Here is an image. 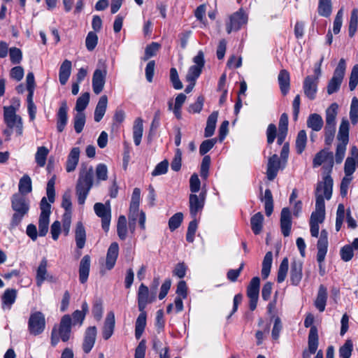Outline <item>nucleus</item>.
Here are the masks:
<instances>
[{"instance_id":"1","label":"nucleus","mask_w":358,"mask_h":358,"mask_svg":"<svg viewBox=\"0 0 358 358\" xmlns=\"http://www.w3.org/2000/svg\"><path fill=\"white\" fill-rule=\"evenodd\" d=\"M94 183V169L91 165L82 164L79 170L78 178L76 185L78 202L83 205Z\"/></svg>"},{"instance_id":"2","label":"nucleus","mask_w":358,"mask_h":358,"mask_svg":"<svg viewBox=\"0 0 358 358\" xmlns=\"http://www.w3.org/2000/svg\"><path fill=\"white\" fill-rule=\"evenodd\" d=\"M3 122L6 128L3 130L6 141H10L13 133L20 136L23 134V122L22 117L16 114V108L13 106L3 107Z\"/></svg>"},{"instance_id":"3","label":"nucleus","mask_w":358,"mask_h":358,"mask_svg":"<svg viewBox=\"0 0 358 358\" xmlns=\"http://www.w3.org/2000/svg\"><path fill=\"white\" fill-rule=\"evenodd\" d=\"M11 208L14 211L12 215L10 228L14 229L17 227L27 215L30 208V201L22 194H14L10 198Z\"/></svg>"},{"instance_id":"4","label":"nucleus","mask_w":358,"mask_h":358,"mask_svg":"<svg viewBox=\"0 0 358 358\" xmlns=\"http://www.w3.org/2000/svg\"><path fill=\"white\" fill-rule=\"evenodd\" d=\"M333 179L330 175L324 177L323 181L318 182L315 189V210L325 213L324 199L329 200L332 194Z\"/></svg>"},{"instance_id":"5","label":"nucleus","mask_w":358,"mask_h":358,"mask_svg":"<svg viewBox=\"0 0 358 358\" xmlns=\"http://www.w3.org/2000/svg\"><path fill=\"white\" fill-rule=\"evenodd\" d=\"M346 70L345 60L342 58L334 71L332 78L328 83L327 91L328 94H332L338 92L341 87V83L344 78Z\"/></svg>"},{"instance_id":"6","label":"nucleus","mask_w":358,"mask_h":358,"mask_svg":"<svg viewBox=\"0 0 358 358\" xmlns=\"http://www.w3.org/2000/svg\"><path fill=\"white\" fill-rule=\"evenodd\" d=\"M46 325L45 315L41 311H32L28 320V331L31 335L41 334Z\"/></svg>"},{"instance_id":"7","label":"nucleus","mask_w":358,"mask_h":358,"mask_svg":"<svg viewBox=\"0 0 358 358\" xmlns=\"http://www.w3.org/2000/svg\"><path fill=\"white\" fill-rule=\"evenodd\" d=\"M193 62L194 64L189 68L186 76V80L188 82H195L202 72L205 64L204 53L202 50H199L194 57Z\"/></svg>"},{"instance_id":"8","label":"nucleus","mask_w":358,"mask_h":358,"mask_svg":"<svg viewBox=\"0 0 358 358\" xmlns=\"http://www.w3.org/2000/svg\"><path fill=\"white\" fill-rule=\"evenodd\" d=\"M317 261L319 263L320 273L323 275L324 270L322 268V263L324 261L328 249V232L326 229H322L320 232L317 243Z\"/></svg>"},{"instance_id":"9","label":"nucleus","mask_w":358,"mask_h":358,"mask_svg":"<svg viewBox=\"0 0 358 358\" xmlns=\"http://www.w3.org/2000/svg\"><path fill=\"white\" fill-rule=\"evenodd\" d=\"M107 75V69L105 63L96 69L92 76V89L96 94H99L103 90Z\"/></svg>"},{"instance_id":"10","label":"nucleus","mask_w":358,"mask_h":358,"mask_svg":"<svg viewBox=\"0 0 358 358\" xmlns=\"http://www.w3.org/2000/svg\"><path fill=\"white\" fill-rule=\"evenodd\" d=\"M94 210L96 215L101 218L102 228L106 232H107L109 229L111 219L110 204L96 203L94 206Z\"/></svg>"},{"instance_id":"11","label":"nucleus","mask_w":358,"mask_h":358,"mask_svg":"<svg viewBox=\"0 0 358 358\" xmlns=\"http://www.w3.org/2000/svg\"><path fill=\"white\" fill-rule=\"evenodd\" d=\"M248 22V16L241 9L233 13L229 18V23L227 24L226 29L228 34L232 31H238L241 27Z\"/></svg>"},{"instance_id":"12","label":"nucleus","mask_w":358,"mask_h":358,"mask_svg":"<svg viewBox=\"0 0 358 358\" xmlns=\"http://www.w3.org/2000/svg\"><path fill=\"white\" fill-rule=\"evenodd\" d=\"M327 162L328 166H324L323 168L327 171V175H330L333 165H334V156L331 152L327 150H322L317 152L313 159V166L317 167L322 164Z\"/></svg>"},{"instance_id":"13","label":"nucleus","mask_w":358,"mask_h":358,"mask_svg":"<svg viewBox=\"0 0 358 358\" xmlns=\"http://www.w3.org/2000/svg\"><path fill=\"white\" fill-rule=\"evenodd\" d=\"M206 193L201 192L199 195L191 194L189 198V213L193 218H196L197 214L201 212L204 206Z\"/></svg>"},{"instance_id":"14","label":"nucleus","mask_w":358,"mask_h":358,"mask_svg":"<svg viewBox=\"0 0 358 358\" xmlns=\"http://www.w3.org/2000/svg\"><path fill=\"white\" fill-rule=\"evenodd\" d=\"M156 292L150 294L148 287L141 284L138 291V308L139 311L145 310L146 306L152 303L155 299Z\"/></svg>"},{"instance_id":"15","label":"nucleus","mask_w":358,"mask_h":358,"mask_svg":"<svg viewBox=\"0 0 358 358\" xmlns=\"http://www.w3.org/2000/svg\"><path fill=\"white\" fill-rule=\"evenodd\" d=\"M317 77L308 76L303 82V90L305 96L310 100H314L316 98L318 85Z\"/></svg>"},{"instance_id":"16","label":"nucleus","mask_w":358,"mask_h":358,"mask_svg":"<svg viewBox=\"0 0 358 358\" xmlns=\"http://www.w3.org/2000/svg\"><path fill=\"white\" fill-rule=\"evenodd\" d=\"M72 319L69 315H64L60 321L58 334L62 341L66 342L69 340L71 332Z\"/></svg>"},{"instance_id":"17","label":"nucleus","mask_w":358,"mask_h":358,"mask_svg":"<svg viewBox=\"0 0 358 358\" xmlns=\"http://www.w3.org/2000/svg\"><path fill=\"white\" fill-rule=\"evenodd\" d=\"M57 130L58 132H62L68 122V106L66 101L60 103V106L57 112Z\"/></svg>"},{"instance_id":"18","label":"nucleus","mask_w":358,"mask_h":358,"mask_svg":"<svg viewBox=\"0 0 358 358\" xmlns=\"http://www.w3.org/2000/svg\"><path fill=\"white\" fill-rule=\"evenodd\" d=\"M97 334L96 327H90L85 332L84 340L83 343V350L85 353H89L93 348Z\"/></svg>"},{"instance_id":"19","label":"nucleus","mask_w":358,"mask_h":358,"mask_svg":"<svg viewBox=\"0 0 358 358\" xmlns=\"http://www.w3.org/2000/svg\"><path fill=\"white\" fill-rule=\"evenodd\" d=\"M282 162L280 160L277 155H273L269 157L267 164L266 175L269 180H273L280 169Z\"/></svg>"},{"instance_id":"20","label":"nucleus","mask_w":358,"mask_h":358,"mask_svg":"<svg viewBox=\"0 0 358 358\" xmlns=\"http://www.w3.org/2000/svg\"><path fill=\"white\" fill-rule=\"evenodd\" d=\"M276 132L277 129L275 125L273 124H268L266 129L267 143L268 144L273 143L276 137L277 143L278 145H282L285 141L287 132L278 131V134Z\"/></svg>"},{"instance_id":"21","label":"nucleus","mask_w":358,"mask_h":358,"mask_svg":"<svg viewBox=\"0 0 358 358\" xmlns=\"http://www.w3.org/2000/svg\"><path fill=\"white\" fill-rule=\"evenodd\" d=\"M291 228V212L288 208H283L280 214V229L284 236H289Z\"/></svg>"},{"instance_id":"22","label":"nucleus","mask_w":358,"mask_h":358,"mask_svg":"<svg viewBox=\"0 0 358 358\" xmlns=\"http://www.w3.org/2000/svg\"><path fill=\"white\" fill-rule=\"evenodd\" d=\"M80 150L78 147L73 148L66 162V171L68 173L73 172L76 170L80 158Z\"/></svg>"},{"instance_id":"23","label":"nucleus","mask_w":358,"mask_h":358,"mask_svg":"<svg viewBox=\"0 0 358 358\" xmlns=\"http://www.w3.org/2000/svg\"><path fill=\"white\" fill-rule=\"evenodd\" d=\"M90 257L88 255H85L80 260L79 265V280L82 284L87 281L90 274Z\"/></svg>"},{"instance_id":"24","label":"nucleus","mask_w":358,"mask_h":358,"mask_svg":"<svg viewBox=\"0 0 358 358\" xmlns=\"http://www.w3.org/2000/svg\"><path fill=\"white\" fill-rule=\"evenodd\" d=\"M115 315L113 312H109L106 315L102 330L103 338L105 340H108L112 336L115 329Z\"/></svg>"},{"instance_id":"25","label":"nucleus","mask_w":358,"mask_h":358,"mask_svg":"<svg viewBox=\"0 0 358 358\" xmlns=\"http://www.w3.org/2000/svg\"><path fill=\"white\" fill-rule=\"evenodd\" d=\"M118 244L115 242L111 243L108 249L106 255V266L108 270H111L114 267L118 257Z\"/></svg>"},{"instance_id":"26","label":"nucleus","mask_w":358,"mask_h":358,"mask_svg":"<svg viewBox=\"0 0 358 358\" xmlns=\"http://www.w3.org/2000/svg\"><path fill=\"white\" fill-rule=\"evenodd\" d=\"M72 63L70 60L65 59L61 64L59 71V80L62 85H64L71 73Z\"/></svg>"},{"instance_id":"27","label":"nucleus","mask_w":358,"mask_h":358,"mask_svg":"<svg viewBox=\"0 0 358 358\" xmlns=\"http://www.w3.org/2000/svg\"><path fill=\"white\" fill-rule=\"evenodd\" d=\"M278 81L281 93L284 96L286 95L290 88V76L289 72L285 69H282L278 74Z\"/></svg>"},{"instance_id":"28","label":"nucleus","mask_w":358,"mask_h":358,"mask_svg":"<svg viewBox=\"0 0 358 358\" xmlns=\"http://www.w3.org/2000/svg\"><path fill=\"white\" fill-rule=\"evenodd\" d=\"M302 278V264L300 262H294L291 264L290 280L292 284L298 285Z\"/></svg>"},{"instance_id":"29","label":"nucleus","mask_w":358,"mask_h":358,"mask_svg":"<svg viewBox=\"0 0 358 358\" xmlns=\"http://www.w3.org/2000/svg\"><path fill=\"white\" fill-rule=\"evenodd\" d=\"M48 261L45 258L42 259L36 269V282L38 287H41L46 280L48 273Z\"/></svg>"},{"instance_id":"30","label":"nucleus","mask_w":358,"mask_h":358,"mask_svg":"<svg viewBox=\"0 0 358 358\" xmlns=\"http://www.w3.org/2000/svg\"><path fill=\"white\" fill-rule=\"evenodd\" d=\"M108 104V97L103 95L99 98L94 110V121L99 122L105 115Z\"/></svg>"},{"instance_id":"31","label":"nucleus","mask_w":358,"mask_h":358,"mask_svg":"<svg viewBox=\"0 0 358 358\" xmlns=\"http://www.w3.org/2000/svg\"><path fill=\"white\" fill-rule=\"evenodd\" d=\"M16 298L17 291L15 289H6L1 297L3 309L10 310Z\"/></svg>"},{"instance_id":"32","label":"nucleus","mask_w":358,"mask_h":358,"mask_svg":"<svg viewBox=\"0 0 358 358\" xmlns=\"http://www.w3.org/2000/svg\"><path fill=\"white\" fill-rule=\"evenodd\" d=\"M327 300V289L324 285H320L315 301V306L320 312H323Z\"/></svg>"},{"instance_id":"33","label":"nucleus","mask_w":358,"mask_h":358,"mask_svg":"<svg viewBox=\"0 0 358 358\" xmlns=\"http://www.w3.org/2000/svg\"><path fill=\"white\" fill-rule=\"evenodd\" d=\"M307 127L313 131H319L324 125L322 116L317 113L310 114L307 119Z\"/></svg>"},{"instance_id":"34","label":"nucleus","mask_w":358,"mask_h":358,"mask_svg":"<svg viewBox=\"0 0 358 358\" xmlns=\"http://www.w3.org/2000/svg\"><path fill=\"white\" fill-rule=\"evenodd\" d=\"M75 240L77 248L78 249H83L86 241V232L83 224L80 222H78L76 224Z\"/></svg>"},{"instance_id":"35","label":"nucleus","mask_w":358,"mask_h":358,"mask_svg":"<svg viewBox=\"0 0 358 358\" xmlns=\"http://www.w3.org/2000/svg\"><path fill=\"white\" fill-rule=\"evenodd\" d=\"M218 117V112L213 111L208 117L206 127L204 131V136L208 138L214 134L216 123Z\"/></svg>"},{"instance_id":"36","label":"nucleus","mask_w":358,"mask_h":358,"mask_svg":"<svg viewBox=\"0 0 358 358\" xmlns=\"http://www.w3.org/2000/svg\"><path fill=\"white\" fill-rule=\"evenodd\" d=\"M308 344V352L315 354L318 347V334L317 329L315 326L312 327L310 329Z\"/></svg>"},{"instance_id":"37","label":"nucleus","mask_w":358,"mask_h":358,"mask_svg":"<svg viewBox=\"0 0 358 358\" xmlns=\"http://www.w3.org/2000/svg\"><path fill=\"white\" fill-rule=\"evenodd\" d=\"M350 123L346 118H343L339 127L338 140L343 143H348Z\"/></svg>"},{"instance_id":"38","label":"nucleus","mask_w":358,"mask_h":358,"mask_svg":"<svg viewBox=\"0 0 358 358\" xmlns=\"http://www.w3.org/2000/svg\"><path fill=\"white\" fill-rule=\"evenodd\" d=\"M140 312L135 324V336L137 339L141 337L146 326V312L145 310Z\"/></svg>"},{"instance_id":"39","label":"nucleus","mask_w":358,"mask_h":358,"mask_svg":"<svg viewBox=\"0 0 358 358\" xmlns=\"http://www.w3.org/2000/svg\"><path fill=\"white\" fill-rule=\"evenodd\" d=\"M143 120L141 117H138L135 120L133 126V138L136 145H140L143 136Z\"/></svg>"},{"instance_id":"40","label":"nucleus","mask_w":358,"mask_h":358,"mask_svg":"<svg viewBox=\"0 0 358 358\" xmlns=\"http://www.w3.org/2000/svg\"><path fill=\"white\" fill-rule=\"evenodd\" d=\"M32 191L31 179L28 175H24L19 181L18 192L17 194H22L27 196Z\"/></svg>"},{"instance_id":"41","label":"nucleus","mask_w":358,"mask_h":358,"mask_svg":"<svg viewBox=\"0 0 358 358\" xmlns=\"http://www.w3.org/2000/svg\"><path fill=\"white\" fill-rule=\"evenodd\" d=\"M338 105L331 103L326 110L325 124L336 125V116L338 115Z\"/></svg>"},{"instance_id":"42","label":"nucleus","mask_w":358,"mask_h":358,"mask_svg":"<svg viewBox=\"0 0 358 358\" xmlns=\"http://www.w3.org/2000/svg\"><path fill=\"white\" fill-rule=\"evenodd\" d=\"M259 278H252L247 289V296H248V298H259Z\"/></svg>"},{"instance_id":"43","label":"nucleus","mask_w":358,"mask_h":358,"mask_svg":"<svg viewBox=\"0 0 358 358\" xmlns=\"http://www.w3.org/2000/svg\"><path fill=\"white\" fill-rule=\"evenodd\" d=\"M264 216L259 212L255 214L250 220L251 229L255 234H259L262 230Z\"/></svg>"},{"instance_id":"44","label":"nucleus","mask_w":358,"mask_h":358,"mask_svg":"<svg viewBox=\"0 0 358 358\" xmlns=\"http://www.w3.org/2000/svg\"><path fill=\"white\" fill-rule=\"evenodd\" d=\"M272 262L273 253L271 251L267 252L262 262V275L264 279H266L270 274Z\"/></svg>"},{"instance_id":"45","label":"nucleus","mask_w":358,"mask_h":358,"mask_svg":"<svg viewBox=\"0 0 358 358\" xmlns=\"http://www.w3.org/2000/svg\"><path fill=\"white\" fill-rule=\"evenodd\" d=\"M358 27V8H353L350 18L348 25V34L350 38H352L357 30Z\"/></svg>"},{"instance_id":"46","label":"nucleus","mask_w":358,"mask_h":358,"mask_svg":"<svg viewBox=\"0 0 358 358\" xmlns=\"http://www.w3.org/2000/svg\"><path fill=\"white\" fill-rule=\"evenodd\" d=\"M264 201L265 213L267 216H270L273 210V200L271 191L269 189L265 190L264 198H261Z\"/></svg>"},{"instance_id":"47","label":"nucleus","mask_w":358,"mask_h":358,"mask_svg":"<svg viewBox=\"0 0 358 358\" xmlns=\"http://www.w3.org/2000/svg\"><path fill=\"white\" fill-rule=\"evenodd\" d=\"M317 11L318 14L322 17L330 16L332 12L331 0H319Z\"/></svg>"},{"instance_id":"48","label":"nucleus","mask_w":358,"mask_h":358,"mask_svg":"<svg viewBox=\"0 0 358 358\" xmlns=\"http://www.w3.org/2000/svg\"><path fill=\"white\" fill-rule=\"evenodd\" d=\"M49 154V150L45 146L38 147L35 155V160L36 164L43 167L46 162L47 157Z\"/></svg>"},{"instance_id":"49","label":"nucleus","mask_w":358,"mask_h":358,"mask_svg":"<svg viewBox=\"0 0 358 358\" xmlns=\"http://www.w3.org/2000/svg\"><path fill=\"white\" fill-rule=\"evenodd\" d=\"M307 135L305 130L299 131L296 139V150L298 154H301L306 148Z\"/></svg>"},{"instance_id":"50","label":"nucleus","mask_w":358,"mask_h":358,"mask_svg":"<svg viewBox=\"0 0 358 358\" xmlns=\"http://www.w3.org/2000/svg\"><path fill=\"white\" fill-rule=\"evenodd\" d=\"M117 232L121 240H125L127 235V219L124 215H120L117 220Z\"/></svg>"},{"instance_id":"51","label":"nucleus","mask_w":358,"mask_h":358,"mask_svg":"<svg viewBox=\"0 0 358 358\" xmlns=\"http://www.w3.org/2000/svg\"><path fill=\"white\" fill-rule=\"evenodd\" d=\"M90 101V93H83L76 101V110L77 113H83Z\"/></svg>"},{"instance_id":"52","label":"nucleus","mask_w":358,"mask_h":358,"mask_svg":"<svg viewBox=\"0 0 358 358\" xmlns=\"http://www.w3.org/2000/svg\"><path fill=\"white\" fill-rule=\"evenodd\" d=\"M288 267H289L288 259L287 257H285L282 260V262L280 264L279 268H278V271L277 281L278 283H281L285 280V279L287 276Z\"/></svg>"},{"instance_id":"53","label":"nucleus","mask_w":358,"mask_h":358,"mask_svg":"<svg viewBox=\"0 0 358 358\" xmlns=\"http://www.w3.org/2000/svg\"><path fill=\"white\" fill-rule=\"evenodd\" d=\"M85 124V115L84 113H77L73 118V127L76 132L80 134Z\"/></svg>"},{"instance_id":"54","label":"nucleus","mask_w":358,"mask_h":358,"mask_svg":"<svg viewBox=\"0 0 358 358\" xmlns=\"http://www.w3.org/2000/svg\"><path fill=\"white\" fill-rule=\"evenodd\" d=\"M350 119L353 125L358 122V99L353 97L350 104Z\"/></svg>"},{"instance_id":"55","label":"nucleus","mask_w":358,"mask_h":358,"mask_svg":"<svg viewBox=\"0 0 358 358\" xmlns=\"http://www.w3.org/2000/svg\"><path fill=\"white\" fill-rule=\"evenodd\" d=\"M183 220V214L182 213H177L174 214L169 220V227L171 231L178 229Z\"/></svg>"},{"instance_id":"56","label":"nucleus","mask_w":358,"mask_h":358,"mask_svg":"<svg viewBox=\"0 0 358 358\" xmlns=\"http://www.w3.org/2000/svg\"><path fill=\"white\" fill-rule=\"evenodd\" d=\"M354 158H348L345 159L344 164V173L345 175L352 176L356 168L358 167V161Z\"/></svg>"},{"instance_id":"57","label":"nucleus","mask_w":358,"mask_h":358,"mask_svg":"<svg viewBox=\"0 0 358 358\" xmlns=\"http://www.w3.org/2000/svg\"><path fill=\"white\" fill-rule=\"evenodd\" d=\"M160 48V45L158 43L152 42L147 45L145 50V55L143 58V60H148L150 57L156 55L157 51Z\"/></svg>"},{"instance_id":"58","label":"nucleus","mask_w":358,"mask_h":358,"mask_svg":"<svg viewBox=\"0 0 358 358\" xmlns=\"http://www.w3.org/2000/svg\"><path fill=\"white\" fill-rule=\"evenodd\" d=\"M353 344L351 340L348 339L339 349V354L342 358H350L352 355Z\"/></svg>"},{"instance_id":"59","label":"nucleus","mask_w":358,"mask_h":358,"mask_svg":"<svg viewBox=\"0 0 358 358\" xmlns=\"http://www.w3.org/2000/svg\"><path fill=\"white\" fill-rule=\"evenodd\" d=\"M336 125L329 124H325L324 126V138L327 145H331L334 141L336 133Z\"/></svg>"},{"instance_id":"60","label":"nucleus","mask_w":358,"mask_h":358,"mask_svg":"<svg viewBox=\"0 0 358 358\" xmlns=\"http://www.w3.org/2000/svg\"><path fill=\"white\" fill-rule=\"evenodd\" d=\"M341 258L344 262L350 261L354 256V250L350 245H345L340 250Z\"/></svg>"},{"instance_id":"61","label":"nucleus","mask_w":358,"mask_h":358,"mask_svg":"<svg viewBox=\"0 0 358 358\" xmlns=\"http://www.w3.org/2000/svg\"><path fill=\"white\" fill-rule=\"evenodd\" d=\"M343 8H341L336 13L333 25V32L334 34H338L341 29L343 18Z\"/></svg>"},{"instance_id":"62","label":"nucleus","mask_w":358,"mask_h":358,"mask_svg":"<svg viewBox=\"0 0 358 358\" xmlns=\"http://www.w3.org/2000/svg\"><path fill=\"white\" fill-rule=\"evenodd\" d=\"M98 43V36L93 32L90 31L86 37L85 45L89 51H92L96 46Z\"/></svg>"},{"instance_id":"63","label":"nucleus","mask_w":358,"mask_h":358,"mask_svg":"<svg viewBox=\"0 0 358 358\" xmlns=\"http://www.w3.org/2000/svg\"><path fill=\"white\" fill-rule=\"evenodd\" d=\"M9 56L10 62L14 64H20L22 59V51L15 47L10 48Z\"/></svg>"},{"instance_id":"64","label":"nucleus","mask_w":358,"mask_h":358,"mask_svg":"<svg viewBox=\"0 0 358 358\" xmlns=\"http://www.w3.org/2000/svg\"><path fill=\"white\" fill-rule=\"evenodd\" d=\"M358 85V64L353 66L349 80V88L353 91Z\"/></svg>"}]
</instances>
